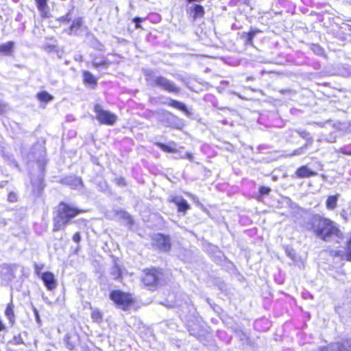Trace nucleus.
I'll return each mask as SVG.
<instances>
[{
  "label": "nucleus",
  "instance_id": "f257e3e1",
  "mask_svg": "<svg viewBox=\"0 0 351 351\" xmlns=\"http://www.w3.org/2000/svg\"><path fill=\"white\" fill-rule=\"evenodd\" d=\"M306 227L308 231L322 241H328L332 238H343V233L339 226L322 215H313L307 221Z\"/></svg>",
  "mask_w": 351,
  "mask_h": 351
},
{
  "label": "nucleus",
  "instance_id": "f03ea898",
  "mask_svg": "<svg viewBox=\"0 0 351 351\" xmlns=\"http://www.w3.org/2000/svg\"><path fill=\"white\" fill-rule=\"evenodd\" d=\"M85 212V210L73 206L67 202H60L53 217V232L64 229L73 218Z\"/></svg>",
  "mask_w": 351,
  "mask_h": 351
},
{
  "label": "nucleus",
  "instance_id": "7ed1b4c3",
  "mask_svg": "<svg viewBox=\"0 0 351 351\" xmlns=\"http://www.w3.org/2000/svg\"><path fill=\"white\" fill-rule=\"evenodd\" d=\"M163 276L164 271L162 268L158 267H146L142 270L140 280L144 287L154 291L162 285Z\"/></svg>",
  "mask_w": 351,
  "mask_h": 351
},
{
  "label": "nucleus",
  "instance_id": "20e7f679",
  "mask_svg": "<svg viewBox=\"0 0 351 351\" xmlns=\"http://www.w3.org/2000/svg\"><path fill=\"white\" fill-rule=\"evenodd\" d=\"M109 298L113 304L123 311H128L136 303L134 294L121 289H112L109 293Z\"/></svg>",
  "mask_w": 351,
  "mask_h": 351
},
{
  "label": "nucleus",
  "instance_id": "39448f33",
  "mask_svg": "<svg viewBox=\"0 0 351 351\" xmlns=\"http://www.w3.org/2000/svg\"><path fill=\"white\" fill-rule=\"evenodd\" d=\"M152 245L159 252L169 253L171 250V237L163 233H156L151 237Z\"/></svg>",
  "mask_w": 351,
  "mask_h": 351
},
{
  "label": "nucleus",
  "instance_id": "423d86ee",
  "mask_svg": "<svg viewBox=\"0 0 351 351\" xmlns=\"http://www.w3.org/2000/svg\"><path fill=\"white\" fill-rule=\"evenodd\" d=\"M93 111L95 113L96 119L100 124L113 125L117 121V116L115 114L104 110L99 104L94 105Z\"/></svg>",
  "mask_w": 351,
  "mask_h": 351
},
{
  "label": "nucleus",
  "instance_id": "0eeeda50",
  "mask_svg": "<svg viewBox=\"0 0 351 351\" xmlns=\"http://www.w3.org/2000/svg\"><path fill=\"white\" fill-rule=\"evenodd\" d=\"M152 84L171 93L178 94L180 91V88L173 82L162 75L156 77L153 80Z\"/></svg>",
  "mask_w": 351,
  "mask_h": 351
},
{
  "label": "nucleus",
  "instance_id": "6e6552de",
  "mask_svg": "<svg viewBox=\"0 0 351 351\" xmlns=\"http://www.w3.org/2000/svg\"><path fill=\"white\" fill-rule=\"evenodd\" d=\"M40 278L44 285L49 291L54 290L58 285L54 274L51 271H45L41 274Z\"/></svg>",
  "mask_w": 351,
  "mask_h": 351
},
{
  "label": "nucleus",
  "instance_id": "1a4fd4ad",
  "mask_svg": "<svg viewBox=\"0 0 351 351\" xmlns=\"http://www.w3.org/2000/svg\"><path fill=\"white\" fill-rule=\"evenodd\" d=\"M317 172L311 169L307 165H301L295 170L294 176L298 179H305L315 177Z\"/></svg>",
  "mask_w": 351,
  "mask_h": 351
},
{
  "label": "nucleus",
  "instance_id": "9d476101",
  "mask_svg": "<svg viewBox=\"0 0 351 351\" xmlns=\"http://www.w3.org/2000/svg\"><path fill=\"white\" fill-rule=\"evenodd\" d=\"M169 202L175 204L177 206L178 211L183 213H186L191 208L187 201L183 197L172 196L169 199Z\"/></svg>",
  "mask_w": 351,
  "mask_h": 351
},
{
  "label": "nucleus",
  "instance_id": "9b49d317",
  "mask_svg": "<svg viewBox=\"0 0 351 351\" xmlns=\"http://www.w3.org/2000/svg\"><path fill=\"white\" fill-rule=\"evenodd\" d=\"M82 82L84 84L91 88H95L97 86V78L93 75L89 71H83L82 72Z\"/></svg>",
  "mask_w": 351,
  "mask_h": 351
},
{
  "label": "nucleus",
  "instance_id": "f8f14e48",
  "mask_svg": "<svg viewBox=\"0 0 351 351\" xmlns=\"http://www.w3.org/2000/svg\"><path fill=\"white\" fill-rule=\"evenodd\" d=\"M35 3L40 13L41 18L47 19L51 16L48 5V0H35Z\"/></svg>",
  "mask_w": 351,
  "mask_h": 351
},
{
  "label": "nucleus",
  "instance_id": "ddd939ff",
  "mask_svg": "<svg viewBox=\"0 0 351 351\" xmlns=\"http://www.w3.org/2000/svg\"><path fill=\"white\" fill-rule=\"evenodd\" d=\"M189 13L193 20L195 21L197 19L204 17L205 14L204 8L200 4H195L190 8Z\"/></svg>",
  "mask_w": 351,
  "mask_h": 351
},
{
  "label": "nucleus",
  "instance_id": "4468645a",
  "mask_svg": "<svg viewBox=\"0 0 351 351\" xmlns=\"http://www.w3.org/2000/svg\"><path fill=\"white\" fill-rule=\"evenodd\" d=\"M340 197L339 193L328 195L326 200V208L328 210L332 211L337 208L338 200Z\"/></svg>",
  "mask_w": 351,
  "mask_h": 351
},
{
  "label": "nucleus",
  "instance_id": "2eb2a0df",
  "mask_svg": "<svg viewBox=\"0 0 351 351\" xmlns=\"http://www.w3.org/2000/svg\"><path fill=\"white\" fill-rule=\"evenodd\" d=\"M14 308V305L11 301L10 303L7 304L4 311V314L11 326H13L15 324V315Z\"/></svg>",
  "mask_w": 351,
  "mask_h": 351
},
{
  "label": "nucleus",
  "instance_id": "dca6fc26",
  "mask_svg": "<svg viewBox=\"0 0 351 351\" xmlns=\"http://www.w3.org/2000/svg\"><path fill=\"white\" fill-rule=\"evenodd\" d=\"M167 104L169 106L181 110L186 116H189L191 114L190 112L189 111L188 108H186V105L184 103H182L175 99H170Z\"/></svg>",
  "mask_w": 351,
  "mask_h": 351
},
{
  "label": "nucleus",
  "instance_id": "f3484780",
  "mask_svg": "<svg viewBox=\"0 0 351 351\" xmlns=\"http://www.w3.org/2000/svg\"><path fill=\"white\" fill-rule=\"evenodd\" d=\"M84 21L82 17L75 18L70 25L68 29V34H72L78 31L83 25Z\"/></svg>",
  "mask_w": 351,
  "mask_h": 351
},
{
  "label": "nucleus",
  "instance_id": "a211bd4d",
  "mask_svg": "<svg viewBox=\"0 0 351 351\" xmlns=\"http://www.w3.org/2000/svg\"><path fill=\"white\" fill-rule=\"evenodd\" d=\"M14 48V42L8 41L5 43L0 45V56L8 55L10 56L12 53Z\"/></svg>",
  "mask_w": 351,
  "mask_h": 351
},
{
  "label": "nucleus",
  "instance_id": "6ab92c4d",
  "mask_svg": "<svg viewBox=\"0 0 351 351\" xmlns=\"http://www.w3.org/2000/svg\"><path fill=\"white\" fill-rule=\"evenodd\" d=\"M298 134L303 139L306 140L305 143L303 145V148H308L313 143V139L311 136L310 133L304 130H297Z\"/></svg>",
  "mask_w": 351,
  "mask_h": 351
},
{
  "label": "nucleus",
  "instance_id": "aec40b11",
  "mask_svg": "<svg viewBox=\"0 0 351 351\" xmlns=\"http://www.w3.org/2000/svg\"><path fill=\"white\" fill-rule=\"evenodd\" d=\"M110 274L115 280H123V269L118 264H114L111 268Z\"/></svg>",
  "mask_w": 351,
  "mask_h": 351
},
{
  "label": "nucleus",
  "instance_id": "412c9836",
  "mask_svg": "<svg viewBox=\"0 0 351 351\" xmlns=\"http://www.w3.org/2000/svg\"><path fill=\"white\" fill-rule=\"evenodd\" d=\"M37 99L44 104H47L53 99V95L47 93V91H40L36 94Z\"/></svg>",
  "mask_w": 351,
  "mask_h": 351
},
{
  "label": "nucleus",
  "instance_id": "4be33fe9",
  "mask_svg": "<svg viewBox=\"0 0 351 351\" xmlns=\"http://www.w3.org/2000/svg\"><path fill=\"white\" fill-rule=\"evenodd\" d=\"M337 351H351V338L343 339L337 344Z\"/></svg>",
  "mask_w": 351,
  "mask_h": 351
},
{
  "label": "nucleus",
  "instance_id": "5701e85b",
  "mask_svg": "<svg viewBox=\"0 0 351 351\" xmlns=\"http://www.w3.org/2000/svg\"><path fill=\"white\" fill-rule=\"evenodd\" d=\"M155 145L161 150L167 153H176L178 152V149L174 146L166 145L161 142H156Z\"/></svg>",
  "mask_w": 351,
  "mask_h": 351
},
{
  "label": "nucleus",
  "instance_id": "b1692460",
  "mask_svg": "<svg viewBox=\"0 0 351 351\" xmlns=\"http://www.w3.org/2000/svg\"><path fill=\"white\" fill-rule=\"evenodd\" d=\"M91 319L93 322L100 324L103 321V313L98 308L93 310L90 314Z\"/></svg>",
  "mask_w": 351,
  "mask_h": 351
},
{
  "label": "nucleus",
  "instance_id": "393cba45",
  "mask_svg": "<svg viewBox=\"0 0 351 351\" xmlns=\"http://www.w3.org/2000/svg\"><path fill=\"white\" fill-rule=\"evenodd\" d=\"M261 31L258 29H250L245 35L246 37V43L248 44H252L254 37L256 34L261 33Z\"/></svg>",
  "mask_w": 351,
  "mask_h": 351
},
{
  "label": "nucleus",
  "instance_id": "a878e982",
  "mask_svg": "<svg viewBox=\"0 0 351 351\" xmlns=\"http://www.w3.org/2000/svg\"><path fill=\"white\" fill-rule=\"evenodd\" d=\"M345 258L346 261L351 262V235L347 239L346 243Z\"/></svg>",
  "mask_w": 351,
  "mask_h": 351
},
{
  "label": "nucleus",
  "instance_id": "bb28decb",
  "mask_svg": "<svg viewBox=\"0 0 351 351\" xmlns=\"http://www.w3.org/2000/svg\"><path fill=\"white\" fill-rule=\"evenodd\" d=\"M110 64V62L106 60H102L101 61H96L95 60H93L91 62V65L95 69H98L99 67L101 68H107Z\"/></svg>",
  "mask_w": 351,
  "mask_h": 351
},
{
  "label": "nucleus",
  "instance_id": "cd10ccee",
  "mask_svg": "<svg viewBox=\"0 0 351 351\" xmlns=\"http://www.w3.org/2000/svg\"><path fill=\"white\" fill-rule=\"evenodd\" d=\"M119 213L121 217L126 221L128 225L132 226L134 224V219L125 210H121Z\"/></svg>",
  "mask_w": 351,
  "mask_h": 351
},
{
  "label": "nucleus",
  "instance_id": "c85d7f7f",
  "mask_svg": "<svg viewBox=\"0 0 351 351\" xmlns=\"http://www.w3.org/2000/svg\"><path fill=\"white\" fill-rule=\"evenodd\" d=\"M339 152L343 155L351 156V143L339 148Z\"/></svg>",
  "mask_w": 351,
  "mask_h": 351
},
{
  "label": "nucleus",
  "instance_id": "c756f323",
  "mask_svg": "<svg viewBox=\"0 0 351 351\" xmlns=\"http://www.w3.org/2000/svg\"><path fill=\"white\" fill-rule=\"evenodd\" d=\"M71 19V12H69L65 15L59 17L57 21L60 23L66 24L70 22Z\"/></svg>",
  "mask_w": 351,
  "mask_h": 351
},
{
  "label": "nucleus",
  "instance_id": "7c9ffc66",
  "mask_svg": "<svg viewBox=\"0 0 351 351\" xmlns=\"http://www.w3.org/2000/svg\"><path fill=\"white\" fill-rule=\"evenodd\" d=\"M70 339H71V336L69 335H67L64 339L65 343H66V346L68 349L73 350L75 348V344L73 342H71Z\"/></svg>",
  "mask_w": 351,
  "mask_h": 351
},
{
  "label": "nucleus",
  "instance_id": "2f4dec72",
  "mask_svg": "<svg viewBox=\"0 0 351 351\" xmlns=\"http://www.w3.org/2000/svg\"><path fill=\"white\" fill-rule=\"evenodd\" d=\"M271 191V189L268 186H261L259 187L258 193L261 196L268 195Z\"/></svg>",
  "mask_w": 351,
  "mask_h": 351
},
{
  "label": "nucleus",
  "instance_id": "473e14b6",
  "mask_svg": "<svg viewBox=\"0 0 351 351\" xmlns=\"http://www.w3.org/2000/svg\"><path fill=\"white\" fill-rule=\"evenodd\" d=\"M18 199L17 194L14 191L9 192L8 195V201L9 202H16Z\"/></svg>",
  "mask_w": 351,
  "mask_h": 351
},
{
  "label": "nucleus",
  "instance_id": "72a5a7b5",
  "mask_svg": "<svg viewBox=\"0 0 351 351\" xmlns=\"http://www.w3.org/2000/svg\"><path fill=\"white\" fill-rule=\"evenodd\" d=\"M143 21L142 18L136 16L133 19V21L135 23V28L136 29H143L141 26V23Z\"/></svg>",
  "mask_w": 351,
  "mask_h": 351
},
{
  "label": "nucleus",
  "instance_id": "f704fd0d",
  "mask_svg": "<svg viewBox=\"0 0 351 351\" xmlns=\"http://www.w3.org/2000/svg\"><path fill=\"white\" fill-rule=\"evenodd\" d=\"M72 240L77 244H78L81 241V235L79 232H76L73 234L72 237Z\"/></svg>",
  "mask_w": 351,
  "mask_h": 351
},
{
  "label": "nucleus",
  "instance_id": "c9c22d12",
  "mask_svg": "<svg viewBox=\"0 0 351 351\" xmlns=\"http://www.w3.org/2000/svg\"><path fill=\"white\" fill-rule=\"evenodd\" d=\"M115 183L119 186H125L126 185V182L124 178L119 177L115 179Z\"/></svg>",
  "mask_w": 351,
  "mask_h": 351
},
{
  "label": "nucleus",
  "instance_id": "e433bc0d",
  "mask_svg": "<svg viewBox=\"0 0 351 351\" xmlns=\"http://www.w3.org/2000/svg\"><path fill=\"white\" fill-rule=\"evenodd\" d=\"M7 111V105L0 101V114L5 113Z\"/></svg>",
  "mask_w": 351,
  "mask_h": 351
},
{
  "label": "nucleus",
  "instance_id": "4c0bfd02",
  "mask_svg": "<svg viewBox=\"0 0 351 351\" xmlns=\"http://www.w3.org/2000/svg\"><path fill=\"white\" fill-rule=\"evenodd\" d=\"M307 148H303V145L300 147V148L295 149L293 153L291 154L292 156L295 155H299L304 150L306 149Z\"/></svg>",
  "mask_w": 351,
  "mask_h": 351
},
{
  "label": "nucleus",
  "instance_id": "58836bf2",
  "mask_svg": "<svg viewBox=\"0 0 351 351\" xmlns=\"http://www.w3.org/2000/svg\"><path fill=\"white\" fill-rule=\"evenodd\" d=\"M182 158H186V159H188L190 161H193V156L190 152H186Z\"/></svg>",
  "mask_w": 351,
  "mask_h": 351
},
{
  "label": "nucleus",
  "instance_id": "ea45409f",
  "mask_svg": "<svg viewBox=\"0 0 351 351\" xmlns=\"http://www.w3.org/2000/svg\"><path fill=\"white\" fill-rule=\"evenodd\" d=\"M6 330V326L0 318V332Z\"/></svg>",
  "mask_w": 351,
  "mask_h": 351
},
{
  "label": "nucleus",
  "instance_id": "a19ab883",
  "mask_svg": "<svg viewBox=\"0 0 351 351\" xmlns=\"http://www.w3.org/2000/svg\"><path fill=\"white\" fill-rule=\"evenodd\" d=\"M315 351H328V348L327 346H322V347H319L318 349H317Z\"/></svg>",
  "mask_w": 351,
  "mask_h": 351
},
{
  "label": "nucleus",
  "instance_id": "79ce46f5",
  "mask_svg": "<svg viewBox=\"0 0 351 351\" xmlns=\"http://www.w3.org/2000/svg\"><path fill=\"white\" fill-rule=\"evenodd\" d=\"M349 132H351V123L349 124Z\"/></svg>",
  "mask_w": 351,
  "mask_h": 351
},
{
  "label": "nucleus",
  "instance_id": "37998d69",
  "mask_svg": "<svg viewBox=\"0 0 351 351\" xmlns=\"http://www.w3.org/2000/svg\"><path fill=\"white\" fill-rule=\"evenodd\" d=\"M170 144L173 145H175V143L173 142H171Z\"/></svg>",
  "mask_w": 351,
  "mask_h": 351
}]
</instances>
